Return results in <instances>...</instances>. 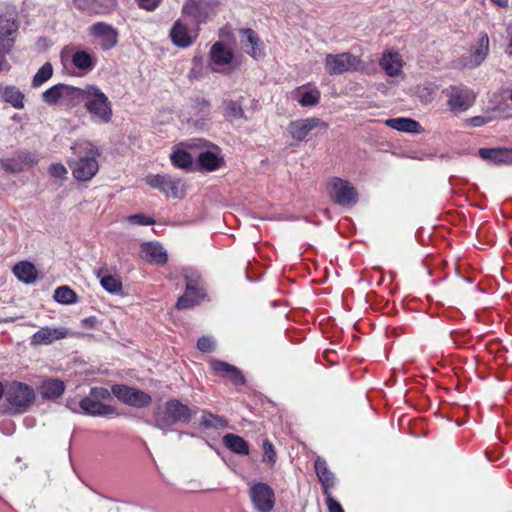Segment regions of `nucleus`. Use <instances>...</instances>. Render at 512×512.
Returning a JSON list of instances; mask_svg holds the SVG:
<instances>
[{
    "mask_svg": "<svg viewBox=\"0 0 512 512\" xmlns=\"http://www.w3.org/2000/svg\"><path fill=\"white\" fill-rule=\"evenodd\" d=\"M71 150L76 157L68 160L73 177L82 182L91 180L99 170L97 158L101 155L100 150L92 142L83 139L76 141Z\"/></svg>",
    "mask_w": 512,
    "mask_h": 512,
    "instance_id": "nucleus-1",
    "label": "nucleus"
},
{
    "mask_svg": "<svg viewBox=\"0 0 512 512\" xmlns=\"http://www.w3.org/2000/svg\"><path fill=\"white\" fill-rule=\"evenodd\" d=\"M84 106L91 120L97 124H108L112 120V103L107 95L95 85H87Z\"/></svg>",
    "mask_w": 512,
    "mask_h": 512,
    "instance_id": "nucleus-2",
    "label": "nucleus"
},
{
    "mask_svg": "<svg viewBox=\"0 0 512 512\" xmlns=\"http://www.w3.org/2000/svg\"><path fill=\"white\" fill-rule=\"evenodd\" d=\"M183 276L186 282V289L177 301L178 309L192 308L205 298V290L202 286V279L199 273L193 269H184Z\"/></svg>",
    "mask_w": 512,
    "mask_h": 512,
    "instance_id": "nucleus-3",
    "label": "nucleus"
},
{
    "mask_svg": "<svg viewBox=\"0 0 512 512\" xmlns=\"http://www.w3.org/2000/svg\"><path fill=\"white\" fill-rule=\"evenodd\" d=\"M324 66L329 75H341L346 72L360 71L364 67L362 59L350 52L326 54Z\"/></svg>",
    "mask_w": 512,
    "mask_h": 512,
    "instance_id": "nucleus-4",
    "label": "nucleus"
},
{
    "mask_svg": "<svg viewBox=\"0 0 512 512\" xmlns=\"http://www.w3.org/2000/svg\"><path fill=\"white\" fill-rule=\"evenodd\" d=\"M5 397L16 412L22 413L33 404L35 392L31 386L25 383L12 382L5 390Z\"/></svg>",
    "mask_w": 512,
    "mask_h": 512,
    "instance_id": "nucleus-5",
    "label": "nucleus"
},
{
    "mask_svg": "<svg viewBox=\"0 0 512 512\" xmlns=\"http://www.w3.org/2000/svg\"><path fill=\"white\" fill-rule=\"evenodd\" d=\"M110 397V392L103 387L92 388L89 395L79 402V407L85 414L92 416H107L115 412L112 406L103 404L101 400Z\"/></svg>",
    "mask_w": 512,
    "mask_h": 512,
    "instance_id": "nucleus-6",
    "label": "nucleus"
},
{
    "mask_svg": "<svg viewBox=\"0 0 512 512\" xmlns=\"http://www.w3.org/2000/svg\"><path fill=\"white\" fill-rule=\"evenodd\" d=\"M211 69L214 72L229 74L238 69L240 63L233 51L222 42H216L210 49Z\"/></svg>",
    "mask_w": 512,
    "mask_h": 512,
    "instance_id": "nucleus-7",
    "label": "nucleus"
},
{
    "mask_svg": "<svg viewBox=\"0 0 512 512\" xmlns=\"http://www.w3.org/2000/svg\"><path fill=\"white\" fill-rule=\"evenodd\" d=\"M444 93L449 109L457 113L469 109L476 99L475 92L462 84L451 85L444 90Z\"/></svg>",
    "mask_w": 512,
    "mask_h": 512,
    "instance_id": "nucleus-8",
    "label": "nucleus"
},
{
    "mask_svg": "<svg viewBox=\"0 0 512 512\" xmlns=\"http://www.w3.org/2000/svg\"><path fill=\"white\" fill-rule=\"evenodd\" d=\"M329 194L335 203L343 207H352L358 202L356 188L341 178H333L329 182Z\"/></svg>",
    "mask_w": 512,
    "mask_h": 512,
    "instance_id": "nucleus-9",
    "label": "nucleus"
},
{
    "mask_svg": "<svg viewBox=\"0 0 512 512\" xmlns=\"http://www.w3.org/2000/svg\"><path fill=\"white\" fill-rule=\"evenodd\" d=\"M17 32L18 23L14 11H0V53H8L12 49Z\"/></svg>",
    "mask_w": 512,
    "mask_h": 512,
    "instance_id": "nucleus-10",
    "label": "nucleus"
},
{
    "mask_svg": "<svg viewBox=\"0 0 512 512\" xmlns=\"http://www.w3.org/2000/svg\"><path fill=\"white\" fill-rule=\"evenodd\" d=\"M328 124L318 117L296 119L287 125L289 136L298 142L306 141L309 133L315 129L326 130Z\"/></svg>",
    "mask_w": 512,
    "mask_h": 512,
    "instance_id": "nucleus-11",
    "label": "nucleus"
},
{
    "mask_svg": "<svg viewBox=\"0 0 512 512\" xmlns=\"http://www.w3.org/2000/svg\"><path fill=\"white\" fill-rule=\"evenodd\" d=\"M218 454L225 462L231 464H233V458L240 457L243 460H251L254 463L260 458L262 462L273 466L277 458L275 450H221L218 451Z\"/></svg>",
    "mask_w": 512,
    "mask_h": 512,
    "instance_id": "nucleus-12",
    "label": "nucleus"
},
{
    "mask_svg": "<svg viewBox=\"0 0 512 512\" xmlns=\"http://www.w3.org/2000/svg\"><path fill=\"white\" fill-rule=\"evenodd\" d=\"M192 416V410L178 400L168 401L165 405L163 414L158 415L157 423L159 426H167L176 422L189 421Z\"/></svg>",
    "mask_w": 512,
    "mask_h": 512,
    "instance_id": "nucleus-13",
    "label": "nucleus"
},
{
    "mask_svg": "<svg viewBox=\"0 0 512 512\" xmlns=\"http://www.w3.org/2000/svg\"><path fill=\"white\" fill-rule=\"evenodd\" d=\"M111 393L120 401L134 407H145L152 401L150 395L147 393L126 385H113Z\"/></svg>",
    "mask_w": 512,
    "mask_h": 512,
    "instance_id": "nucleus-14",
    "label": "nucleus"
},
{
    "mask_svg": "<svg viewBox=\"0 0 512 512\" xmlns=\"http://www.w3.org/2000/svg\"><path fill=\"white\" fill-rule=\"evenodd\" d=\"M250 497L256 510L270 512L275 505L273 489L266 483H254L250 488Z\"/></svg>",
    "mask_w": 512,
    "mask_h": 512,
    "instance_id": "nucleus-15",
    "label": "nucleus"
},
{
    "mask_svg": "<svg viewBox=\"0 0 512 512\" xmlns=\"http://www.w3.org/2000/svg\"><path fill=\"white\" fill-rule=\"evenodd\" d=\"M146 183L154 189H158L166 195L179 198L183 195L181 180L170 175H148L145 178Z\"/></svg>",
    "mask_w": 512,
    "mask_h": 512,
    "instance_id": "nucleus-16",
    "label": "nucleus"
},
{
    "mask_svg": "<svg viewBox=\"0 0 512 512\" xmlns=\"http://www.w3.org/2000/svg\"><path fill=\"white\" fill-rule=\"evenodd\" d=\"M239 41L241 49L254 59L264 57L263 43L252 29L239 30Z\"/></svg>",
    "mask_w": 512,
    "mask_h": 512,
    "instance_id": "nucleus-17",
    "label": "nucleus"
},
{
    "mask_svg": "<svg viewBox=\"0 0 512 512\" xmlns=\"http://www.w3.org/2000/svg\"><path fill=\"white\" fill-rule=\"evenodd\" d=\"M37 162L35 154L27 151H20L11 158L1 160L2 168L11 173H19L31 168Z\"/></svg>",
    "mask_w": 512,
    "mask_h": 512,
    "instance_id": "nucleus-18",
    "label": "nucleus"
},
{
    "mask_svg": "<svg viewBox=\"0 0 512 512\" xmlns=\"http://www.w3.org/2000/svg\"><path fill=\"white\" fill-rule=\"evenodd\" d=\"M213 7L209 0H187L182 7V13L191 17L197 24L207 20Z\"/></svg>",
    "mask_w": 512,
    "mask_h": 512,
    "instance_id": "nucleus-19",
    "label": "nucleus"
},
{
    "mask_svg": "<svg viewBox=\"0 0 512 512\" xmlns=\"http://www.w3.org/2000/svg\"><path fill=\"white\" fill-rule=\"evenodd\" d=\"M68 331L66 328L42 327L30 338V344L34 346L50 345L55 341L66 338Z\"/></svg>",
    "mask_w": 512,
    "mask_h": 512,
    "instance_id": "nucleus-20",
    "label": "nucleus"
},
{
    "mask_svg": "<svg viewBox=\"0 0 512 512\" xmlns=\"http://www.w3.org/2000/svg\"><path fill=\"white\" fill-rule=\"evenodd\" d=\"M91 34L101 38V47L104 50L113 48L117 44V31L111 26L103 22L95 23L91 27Z\"/></svg>",
    "mask_w": 512,
    "mask_h": 512,
    "instance_id": "nucleus-21",
    "label": "nucleus"
},
{
    "mask_svg": "<svg viewBox=\"0 0 512 512\" xmlns=\"http://www.w3.org/2000/svg\"><path fill=\"white\" fill-rule=\"evenodd\" d=\"M170 37L176 46L187 48L194 43L197 34L190 32L187 26L179 19L174 23L170 31Z\"/></svg>",
    "mask_w": 512,
    "mask_h": 512,
    "instance_id": "nucleus-22",
    "label": "nucleus"
},
{
    "mask_svg": "<svg viewBox=\"0 0 512 512\" xmlns=\"http://www.w3.org/2000/svg\"><path fill=\"white\" fill-rule=\"evenodd\" d=\"M489 51V38L483 33L475 46L471 48L469 59L463 63L464 67L474 68L479 66L487 57Z\"/></svg>",
    "mask_w": 512,
    "mask_h": 512,
    "instance_id": "nucleus-23",
    "label": "nucleus"
},
{
    "mask_svg": "<svg viewBox=\"0 0 512 512\" xmlns=\"http://www.w3.org/2000/svg\"><path fill=\"white\" fill-rule=\"evenodd\" d=\"M142 258L150 263L165 264L168 260L164 247L157 242L145 243L141 247Z\"/></svg>",
    "mask_w": 512,
    "mask_h": 512,
    "instance_id": "nucleus-24",
    "label": "nucleus"
},
{
    "mask_svg": "<svg viewBox=\"0 0 512 512\" xmlns=\"http://www.w3.org/2000/svg\"><path fill=\"white\" fill-rule=\"evenodd\" d=\"M380 66L388 76L396 77L402 72L403 60L399 53L387 51L380 59Z\"/></svg>",
    "mask_w": 512,
    "mask_h": 512,
    "instance_id": "nucleus-25",
    "label": "nucleus"
},
{
    "mask_svg": "<svg viewBox=\"0 0 512 512\" xmlns=\"http://www.w3.org/2000/svg\"><path fill=\"white\" fill-rule=\"evenodd\" d=\"M479 155L484 160L495 164L512 165V149L510 148H481Z\"/></svg>",
    "mask_w": 512,
    "mask_h": 512,
    "instance_id": "nucleus-26",
    "label": "nucleus"
},
{
    "mask_svg": "<svg viewBox=\"0 0 512 512\" xmlns=\"http://www.w3.org/2000/svg\"><path fill=\"white\" fill-rule=\"evenodd\" d=\"M314 467L323 487V493L328 494L330 489L334 486V474L328 469L326 461L320 457H317Z\"/></svg>",
    "mask_w": 512,
    "mask_h": 512,
    "instance_id": "nucleus-27",
    "label": "nucleus"
},
{
    "mask_svg": "<svg viewBox=\"0 0 512 512\" xmlns=\"http://www.w3.org/2000/svg\"><path fill=\"white\" fill-rule=\"evenodd\" d=\"M0 98L6 103H9L15 109L24 108V93L15 86H1L0 85Z\"/></svg>",
    "mask_w": 512,
    "mask_h": 512,
    "instance_id": "nucleus-28",
    "label": "nucleus"
},
{
    "mask_svg": "<svg viewBox=\"0 0 512 512\" xmlns=\"http://www.w3.org/2000/svg\"><path fill=\"white\" fill-rule=\"evenodd\" d=\"M65 390L64 382L58 379H48L42 382L39 391L44 399H56Z\"/></svg>",
    "mask_w": 512,
    "mask_h": 512,
    "instance_id": "nucleus-29",
    "label": "nucleus"
},
{
    "mask_svg": "<svg viewBox=\"0 0 512 512\" xmlns=\"http://www.w3.org/2000/svg\"><path fill=\"white\" fill-rule=\"evenodd\" d=\"M87 85L84 87H74L64 84L63 104L67 106H76L81 102H85Z\"/></svg>",
    "mask_w": 512,
    "mask_h": 512,
    "instance_id": "nucleus-30",
    "label": "nucleus"
},
{
    "mask_svg": "<svg viewBox=\"0 0 512 512\" xmlns=\"http://www.w3.org/2000/svg\"><path fill=\"white\" fill-rule=\"evenodd\" d=\"M96 276L100 280L101 286L109 293L117 294L122 291V281L117 275H107L106 269L101 268L96 271Z\"/></svg>",
    "mask_w": 512,
    "mask_h": 512,
    "instance_id": "nucleus-31",
    "label": "nucleus"
},
{
    "mask_svg": "<svg viewBox=\"0 0 512 512\" xmlns=\"http://www.w3.org/2000/svg\"><path fill=\"white\" fill-rule=\"evenodd\" d=\"M213 369L230 379L235 385H242L245 383V379L241 372L230 364L217 361L213 363Z\"/></svg>",
    "mask_w": 512,
    "mask_h": 512,
    "instance_id": "nucleus-32",
    "label": "nucleus"
},
{
    "mask_svg": "<svg viewBox=\"0 0 512 512\" xmlns=\"http://www.w3.org/2000/svg\"><path fill=\"white\" fill-rule=\"evenodd\" d=\"M385 124L388 127L401 132L417 133L420 130V124L417 121L410 118H391L387 119L385 121Z\"/></svg>",
    "mask_w": 512,
    "mask_h": 512,
    "instance_id": "nucleus-33",
    "label": "nucleus"
},
{
    "mask_svg": "<svg viewBox=\"0 0 512 512\" xmlns=\"http://www.w3.org/2000/svg\"><path fill=\"white\" fill-rule=\"evenodd\" d=\"M13 273L22 282L31 284L37 278L35 266L27 261L17 263L13 268Z\"/></svg>",
    "mask_w": 512,
    "mask_h": 512,
    "instance_id": "nucleus-34",
    "label": "nucleus"
},
{
    "mask_svg": "<svg viewBox=\"0 0 512 512\" xmlns=\"http://www.w3.org/2000/svg\"><path fill=\"white\" fill-rule=\"evenodd\" d=\"M198 160L200 166L208 171H214L218 169L223 163V159L219 156V154L210 150L201 152L199 154Z\"/></svg>",
    "mask_w": 512,
    "mask_h": 512,
    "instance_id": "nucleus-35",
    "label": "nucleus"
},
{
    "mask_svg": "<svg viewBox=\"0 0 512 512\" xmlns=\"http://www.w3.org/2000/svg\"><path fill=\"white\" fill-rule=\"evenodd\" d=\"M64 84H56L42 93V100L49 106L63 104Z\"/></svg>",
    "mask_w": 512,
    "mask_h": 512,
    "instance_id": "nucleus-36",
    "label": "nucleus"
},
{
    "mask_svg": "<svg viewBox=\"0 0 512 512\" xmlns=\"http://www.w3.org/2000/svg\"><path fill=\"white\" fill-rule=\"evenodd\" d=\"M73 3L78 10L88 14H104L109 11L108 7L98 0H74Z\"/></svg>",
    "mask_w": 512,
    "mask_h": 512,
    "instance_id": "nucleus-37",
    "label": "nucleus"
},
{
    "mask_svg": "<svg viewBox=\"0 0 512 512\" xmlns=\"http://www.w3.org/2000/svg\"><path fill=\"white\" fill-rule=\"evenodd\" d=\"M72 63L80 70L90 71L95 65V60L88 52L80 50L73 54Z\"/></svg>",
    "mask_w": 512,
    "mask_h": 512,
    "instance_id": "nucleus-38",
    "label": "nucleus"
},
{
    "mask_svg": "<svg viewBox=\"0 0 512 512\" xmlns=\"http://www.w3.org/2000/svg\"><path fill=\"white\" fill-rule=\"evenodd\" d=\"M201 425L207 429H222L228 424L227 420L219 415H214L208 411H203L201 416Z\"/></svg>",
    "mask_w": 512,
    "mask_h": 512,
    "instance_id": "nucleus-39",
    "label": "nucleus"
},
{
    "mask_svg": "<svg viewBox=\"0 0 512 512\" xmlns=\"http://www.w3.org/2000/svg\"><path fill=\"white\" fill-rule=\"evenodd\" d=\"M224 107V116L228 120L246 119L242 104L239 101H225Z\"/></svg>",
    "mask_w": 512,
    "mask_h": 512,
    "instance_id": "nucleus-40",
    "label": "nucleus"
},
{
    "mask_svg": "<svg viewBox=\"0 0 512 512\" xmlns=\"http://www.w3.org/2000/svg\"><path fill=\"white\" fill-rule=\"evenodd\" d=\"M54 299L61 304H73L77 302V295L68 286H61L55 290Z\"/></svg>",
    "mask_w": 512,
    "mask_h": 512,
    "instance_id": "nucleus-41",
    "label": "nucleus"
},
{
    "mask_svg": "<svg viewBox=\"0 0 512 512\" xmlns=\"http://www.w3.org/2000/svg\"><path fill=\"white\" fill-rule=\"evenodd\" d=\"M53 75V67L51 63L43 64L32 79V86L37 88L47 82Z\"/></svg>",
    "mask_w": 512,
    "mask_h": 512,
    "instance_id": "nucleus-42",
    "label": "nucleus"
},
{
    "mask_svg": "<svg viewBox=\"0 0 512 512\" xmlns=\"http://www.w3.org/2000/svg\"><path fill=\"white\" fill-rule=\"evenodd\" d=\"M170 159L174 166L181 169H187L192 165L191 155L188 152L181 149L175 150L171 154Z\"/></svg>",
    "mask_w": 512,
    "mask_h": 512,
    "instance_id": "nucleus-43",
    "label": "nucleus"
},
{
    "mask_svg": "<svg viewBox=\"0 0 512 512\" xmlns=\"http://www.w3.org/2000/svg\"><path fill=\"white\" fill-rule=\"evenodd\" d=\"M320 100V92L317 89L303 92L297 101L301 106H313L316 105Z\"/></svg>",
    "mask_w": 512,
    "mask_h": 512,
    "instance_id": "nucleus-44",
    "label": "nucleus"
},
{
    "mask_svg": "<svg viewBox=\"0 0 512 512\" xmlns=\"http://www.w3.org/2000/svg\"><path fill=\"white\" fill-rule=\"evenodd\" d=\"M223 443L226 448H248L246 441L235 434H226Z\"/></svg>",
    "mask_w": 512,
    "mask_h": 512,
    "instance_id": "nucleus-45",
    "label": "nucleus"
},
{
    "mask_svg": "<svg viewBox=\"0 0 512 512\" xmlns=\"http://www.w3.org/2000/svg\"><path fill=\"white\" fill-rule=\"evenodd\" d=\"M127 221L132 224L136 225H153L155 223V220L149 216H146L144 214H134L127 217Z\"/></svg>",
    "mask_w": 512,
    "mask_h": 512,
    "instance_id": "nucleus-46",
    "label": "nucleus"
},
{
    "mask_svg": "<svg viewBox=\"0 0 512 512\" xmlns=\"http://www.w3.org/2000/svg\"><path fill=\"white\" fill-rule=\"evenodd\" d=\"M49 172L52 177L58 178V179H64L67 176V169L66 167L61 163H54L50 166Z\"/></svg>",
    "mask_w": 512,
    "mask_h": 512,
    "instance_id": "nucleus-47",
    "label": "nucleus"
},
{
    "mask_svg": "<svg viewBox=\"0 0 512 512\" xmlns=\"http://www.w3.org/2000/svg\"><path fill=\"white\" fill-rule=\"evenodd\" d=\"M197 347L201 352H211L215 348V341L210 337L203 336L198 340Z\"/></svg>",
    "mask_w": 512,
    "mask_h": 512,
    "instance_id": "nucleus-48",
    "label": "nucleus"
},
{
    "mask_svg": "<svg viewBox=\"0 0 512 512\" xmlns=\"http://www.w3.org/2000/svg\"><path fill=\"white\" fill-rule=\"evenodd\" d=\"M326 496V504L329 512H344L341 504L333 498L330 491L328 494H324Z\"/></svg>",
    "mask_w": 512,
    "mask_h": 512,
    "instance_id": "nucleus-49",
    "label": "nucleus"
},
{
    "mask_svg": "<svg viewBox=\"0 0 512 512\" xmlns=\"http://www.w3.org/2000/svg\"><path fill=\"white\" fill-rule=\"evenodd\" d=\"M137 1L141 8H143L147 11H153L159 6L161 0H137Z\"/></svg>",
    "mask_w": 512,
    "mask_h": 512,
    "instance_id": "nucleus-50",
    "label": "nucleus"
},
{
    "mask_svg": "<svg viewBox=\"0 0 512 512\" xmlns=\"http://www.w3.org/2000/svg\"><path fill=\"white\" fill-rule=\"evenodd\" d=\"M494 451H495V450H485L484 455H485V457H486V459H487L488 461H491V462H492V461H496V460L500 459V456H501V455H499V456H497V457H494V456L492 455V452H494Z\"/></svg>",
    "mask_w": 512,
    "mask_h": 512,
    "instance_id": "nucleus-51",
    "label": "nucleus"
},
{
    "mask_svg": "<svg viewBox=\"0 0 512 512\" xmlns=\"http://www.w3.org/2000/svg\"><path fill=\"white\" fill-rule=\"evenodd\" d=\"M491 1L500 7H506L508 5V0H491Z\"/></svg>",
    "mask_w": 512,
    "mask_h": 512,
    "instance_id": "nucleus-52",
    "label": "nucleus"
},
{
    "mask_svg": "<svg viewBox=\"0 0 512 512\" xmlns=\"http://www.w3.org/2000/svg\"><path fill=\"white\" fill-rule=\"evenodd\" d=\"M472 122L474 126H480L484 123L483 119L480 117H474L472 118Z\"/></svg>",
    "mask_w": 512,
    "mask_h": 512,
    "instance_id": "nucleus-53",
    "label": "nucleus"
},
{
    "mask_svg": "<svg viewBox=\"0 0 512 512\" xmlns=\"http://www.w3.org/2000/svg\"><path fill=\"white\" fill-rule=\"evenodd\" d=\"M263 448H273L272 444L268 440H264Z\"/></svg>",
    "mask_w": 512,
    "mask_h": 512,
    "instance_id": "nucleus-54",
    "label": "nucleus"
},
{
    "mask_svg": "<svg viewBox=\"0 0 512 512\" xmlns=\"http://www.w3.org/2000/svg\"><path fill=\"white\" fill-rule=\"evenodd\" d=\"M3 394L5 395V390L3 389L2 383L0 382V399L2 398Z\"/></svg>",
    "mask_w": 512,
    "mask_h": 512,
    "instance_id": "nucleus-55",
    "label": "nucleus"
},
{
    "mask_svg": "<svg viewBox=\"0 0 512 512\" xmlns=\"http://www.w3.org/2000/svg\"><path fill=\"white\" fill-rule=\"evenodd\" d=\"M5 63V59L2 57L0 58V71L3 69V64Z\"/></svg>",
    "mask_w": 512,
    "mask_h": 512,
    "instance_id": "nucleus-56",
    "label": "nucleus"
},
{
    "mask_svg": "<svg viewBox=\"0 0 512 512\" xmlns=\"http://www.w3.org/2000/svg\"><path fill=\"white\" fill-rule=\"evenodd\" d=\"M510 99L512 100V91H511Z\"/></svg>",
    "mask_w": 512,
    "mask_h": 512,
    "instance_id": "nucleus-57",
    "label": "nucleus"
}]
</instances>
